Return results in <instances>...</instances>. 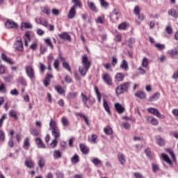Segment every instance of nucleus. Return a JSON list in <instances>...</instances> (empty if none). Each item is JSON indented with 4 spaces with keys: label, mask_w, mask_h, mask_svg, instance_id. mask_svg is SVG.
Returning <instances> with one entry per match:
<instances>
[{
    "label": "nucleus",
    "mask_w": 178,
    "mask_h": 178,
    "mask_svg": "<svg viewBox=\"0 0 178 178\" xmlns=\"http://www.w3.org/2000/svg\"><path fill=\"white\" fill-rule=\"evenodd\" d=\"M56 178H65V175H63V172H62L60 171H58L56 173Z\"/></svg>",
    "instance_id": "63"
},
{
    "label": "nucleus",
    "mask_w": 178,
    "mask_h": 178,
    "mask_svg": "<svg viewBox=\"0 0 178 178\" xmlns=\"http://www.w3.org/2000/svg\"><path fill=\"white\" fill-rule=\"evenodd\" d=\"M165 31L167 34L172 35V34H173V28H172L170 25H168L165 27Z\"/></svg>",
    "instance_id": "53"
},
{
    "label": "nucleus",
    "mask_w": 178,
    "mask_h": 178,
    "mask_svg": "<svg viewBox=\"0 0 178 178\" xmlns=\"http://www.w3.org/2000/svg\"><path fill=\"white\" fill-rule=\"evenodd\" d=\"M24 40H26V41H31V35L30 33V31H26L24 34Z\"/></svg>",
    "instance_id": "57"
},
{
    "label": "nucleus",
    "mask_w": 178,
    "mask_h": 178,
    "mask_svg": "<svg viewBox=\"0 0 178 178\" xmlns=\"http://www.w3.org/2000/svg\"><path fill=\"white\" fill-rule=\"evenodd\" d=\"M134 177H135V178H144V176L143 175V174H141L140 172H134Z\"/></svg>",
    "instance_id": "64"
},
{
    "label": "nucleus",
    "mask_w": 178,
    "mask_h": 178,
    "mask_svg": "<svg viewBox=\"0 0 178 178\" xmlns=\"http://www.w3.org/2000/svg\"><path fill=\"white\" fill-rule=\"evenodd\" d=\"M120 69H122V70L127 72V70H129V63L126 60H122L120 65Z\"/></svg>",
    "instance_id": "23"
},
{
    "label": "nucleus",
    "mask_w": 178,
    "mask_h": 178,
    "mask_svg": "<svg viewBox=\"0 0 178 178\" xmlns=\"http://www.w3.org/2000/svg\"><path fill=\"white\" fill-rule=\"evenodd\" d=\"M147 112L152 115H154V116H156V118H159V119H165L166 118L165 115L161 114L156 108H147Z\"/></svg>",
    "instance_id": "7"
},
{
    "label": "nucleus",
    "mask_w": 178,
    "mask_h": 178,
    "mask_svg": "<svg viewBox=\"0 0 178 178\" xmlns=\"http://www.w3.org/2000/svg\"><path fill=\"white\" fill-rule=\"evenodd\" d=\"M103 106L106 112H107L108 115H111V108H109V105L108 104V102H106V100L105 99L103 100Z\"/></svg>",
    "instance_id": "36"
},
{
    "label": "nucleus",
    "mask_w": 178,
    "mask_h": 178,
    "mask_svg": "<svg viewBox=\"0 0 178 178\" xmlns=\"http://www.w3.org/2000/svg\"><path fill=\"white\" fill-rule=\"evenodd\" d=\"M79 148L82 154H84V155H87V154L90 152V149L85 144L81 143L79 145Z\"/></svg>",
    "instance_id": "18"
},
{
    "label": "nucleus",
    "mask_w": 178,
    "mask_h": 178,
    "mask_svg": "<svg viewBox=\"0 0 178 178\" xmlns=\"http://www.w3.org/2000/svg\"><path fill=\"white\" fill-rule=\"evenodd\" d=\"M54 90H56V91H57V92L60 94V95H63V94H66V90L59 85L55 86Z\"/></svg>",
    "instance_id": "22"
},
{
    "label": "nucleus",
    "mask_w": 178,
    "mask_h": 178,
    "mask_svg": "<svg viewBox=\"0 0 178 178\" xmlns=\"http://www.w3.org/2000/svg\"><path fill=\"white\" fill-rule=\"evenodd\" d=\"M168 13L169 16H172V17H175V19H177L178 17V12L175 8L168 10Z\"/></svg>",
    "instance_id": "26"
},
{
    "label": "nucleus",
    "mask_w": 178,
    "mask_h": 178,
    "mask_svg": "<svg viewBox=\"0 0 178 178\" xmlns=\"http://www.w3.org/2000/svg\"><path fill=\"white\" fill-rule=\"evenodd\" d=\"M14 48L15 51L19 52H23L24 51V47L23 46V41L22 39L17 40L14 43Z\"/></svg>",
    "instance_id": "8"
},
{
    "label": "nucleus",
    "mask_w": 178,
    "mask_h": 178,
    "mask_svg": "<svg viewBox=\"0 0 178 178\" xmlns=\"http://www.w3.org/2000/svg\"><path fill=\"white\" fill-rule=\"evenodd\" d=\"M8 115L10 118H13L15 120H17L18 117H17V113H16V111L15 110H11L9 111Z\"/></svg>",
    "instance_id": "42"
},
{
    "label": "nucleus",
    "mask_w": 178,
    "mask_h": 178,
    "mask_svg": "<svg viewBox=\"0 0 178 178\" xmlns=\"http://www.w3.org/2000/svg\"><path fill=\"white\" fill-rule=\"evenodd\" d=\"M30 134L31 136H33V137H38L40 136V130L37 129V128H33L30 129Z\"/></svg>",
    "instance_id": "34"
},
{
    "label": "nucleus",
    "mask_w": 178,
    "mask_h": 178,
    "mask_svg": "<svg viewBox=\"0 0 178 178\" xmlns=\"http://www.w3.org/2000/svg\"><path fill=\"white\" fill-rule=\"evenodd\" d=\"M1 58L3 60H5V62L10 63V65H13L15 63V62H13V60H12V58H8V56L5 54H1Z\"/></svg>",
    "instance_id": "31"
},
{
    "label": "nucleus",
    "mask_w": 178,
    "mask_h": 178,
    "mask_svg": "<svg viewBox=\"0 0 178 178\" xmlns=\"http://www.w3.org/2000/svg\"><path fill=\"white\" fill-rule=\"evenodd\" d=\"M49 128L50 130H51V134L55 140L60 138V129H59V127H58V124H56V121H55V120H50Z\"/></svg>",
    "instance_id": "2"
},
{
    "label": "nucleus",
    "mask_w": 178,
    "mask_h": 178,
    "mask_svg": "<svg viewBox=\"0 0 178 178\" xmlns=\"http://www.w3.org/2000/svg\"><path fill=\"white\" fill-rule=\"evenodd\" d=\"M101 6L105 8L106 9L109 8V3L106 2L105 0H99Z\"/></svg>",
    "instance_id": "51"
},
{
    "label": "nucleus",
    "mask_w": 178,
    "mask_h": 178,
    "mask_svg": "<svg viewBox=\"0 0 178 178\" xmlns=\"http://www.w3.org/2000/svg\"><path fill=\"white\" fill-rule=\"evenodd\" d=\"M81 97L82 99V102L83 103V105H86V108H90V106L95 104V98H91L90 96L87 97V95H86V94L83 92L81 93Z\"/></svg>",
    "instance_id": "3"
},
{
    "label": "nucleus",
    "mask_w": 178,
    "mask_h": 178,
    "mask_svg": "<svg viewBox=\"0 0 178 178\" xmlns=\"http://www.w3.org/2000/svg\"><path fill=\"white\" fill-rule=\"evenodd\" d=\"M18 83H20L24 87L27 86V81H26V79L23 76L18 78Z\"/></svg>",
    "instance_id": "47"
},
{
    "label": "nucleus",
    "mask_w": 178,
    "mask_h": 178,
    "mask_svg": "<svg viewBox=\"0 0 178 178\" xmlns=\"http://www.w3.org/2000/svg\"><path fill=\"white\" fill-rule=\"evenodd\" d=\"M58 37L61 40H67V41H72V37L67 32H63L62 33L58 34Z\"/></svg>",
    "instance_id": "17"
},
{
    "label": "nucleus",
    "mask_w": 178,
    "mask_h": 178,
    "mask_svg": "<svg viewBox=\"0 0 178 178\" xmlns=\"http://www.w3.org/2000/svg\"><path fill=\"white\" fill-rule=\"evenodd\" d=\"M26 76L31 80H35V71L33 65H27L24 67Z\"/></svg>",
    "instance_id": "5"
},
{
    "label": "nucleus",
    "mask_w": 178,
    "mask_h": 178,
    "mask_svg": "<svg viewBox=\"0 0 178 178\" xmlns=\"http://www.w3.org/2000/svg\"><path fill=\"white\" fill-rule=\"evenodd\" d=\"M146 119H147L148 123L152 124V126H158V124H159V121H158V120L156 118H155L154 117L147 116Z\"/></svg>",
    "instance_id": "11"
},
{
    "label": "nucleus",
    "mask_w": 178,
    "mask_h": 178,
    "mask_svg": "<svg viewBox=\"0 0 178 178\" xmlns=\"http://www.w3.org/2000/svg\"><path fill=\"white\" fill-rule=\"evenodd\" d=\"M149 65V61L147 57H144L142 60V67L147 69Z\"/></svg>",
    "instance_id": "37"
},
{
    "label": "nucleus",
    "mask_w": 178,
    "mask_h": 178,
    "mask_svg": "<svg viewBox=\"0 0 178 178\" xmlns=\"http://www.w3.org/2000/svg\"><path fill=\"white\" fill-rule=\"evenodd\" d=\"M8 119V115L6 114H3L1 118H0V129H1L2 126H3V122Z\"/></svg>",
    "instance_id": "52"
},
{
    "label": "nucleus",
    "mask_w": 178,
    "mask_h": 178,
    "mask_svg": "<svg viewBox=\"0 0 178 178\" xmlns=\"http://www.w3.org/2000/svg\"><path fill=\"white\" fill-rule=\"evenodd\" d=\"M39 69L41 74H44L45 73V70L47 69V67L45 66V64L42 63H39Z\"/></svg>",
    "instance_id": "41"
},
{
    "label": "nucleus",
    "mask_w": 178,
    "mask_h": 178,
    "mask_svg": "<svg viewBox=\"0 0 178 178\" xmlns=\"http://www.w3.org/2000/svg\"><path fill=\"white\" fill-rule=\"evenodd\" d=\"M156 48H157V49H159V51H163V49H165V46L164 44H155Z\"/></svg>",
    "instance_id": "61"
},
{
    "label": "nucleus",
    "mask_w": 178,
    "mask_h": 178,
    "mask_svg": "<svg viewBox=\"0 0 178 178\" xmlns=\"http://www.w3.org/2000/svg\"><path fill=\"white\" fill-rule=\"evenodd\" d=\"M95 91L97 95V101L99 104H101V99L102 98V95H101V92H99L97 86L95 87Z\"/></svg>",
    "instance_id": "35"
},
{
    "label": "nucleus",
    "mask_w": 178,
    "mask_h": 178,
    "mask_svg": "<svg viewBox=\"0 0 178 178\" xmlns=\"http://www.w3.org/2000/svg\"><path fill=\"white\" fill-rule=\"evenodd\" d=\"M168 54H169L170 56L173 58V56H176V55H178L177 49H170L168 51Z\"/></svg>",
    "instance_id": "48"
},
{
    "label": "nucleus",
    "mask_w": 178,
    "mask_h": 178,
    "mask_svg": "<svg viewBox=\"0 0 178 178\" xmlns=\"http://www.w3.org/2000/svg\"><path fill=\"white\" fill-rule=\"evenodd\" d=\"M35 143L38 148H45V144H44V142H42V140H41L40 138H36Z\"/></svg>",
    "instance_id": "30"
},
{
    "label": "nucleus",
    "mask_w": 178,
    "mask_h": 178,
    "mask_svg": "<svg viewBox=\"0 0 178 178\" xmlns=\"http://www.w3.org/2000/svg\"><path fill=\"white\" fill-rule=\"evenodd\" d=\"M63 67L64 69H66V70H68L69 72H72V67H70V65L66 61H64L63 63Z\"/></svg>",
    "instance_id": "49"
},
{
    "label": "nucleus",
    "mask_w": 178,
    "mask_h": 178,
    "mask_svg": "<svg viewBox=\"0 0 178 178\" xmlns=\"http://www.w3.org/2000/svg\"><path fill=\"white\" fill-rule=\"evenodd\" d=\"M115 109L116 112H118V113H119L120 115L126 111L124 107H123V106H122V104L119 103L115 104Z\"/></svg>",
    "instance_id": "15"
},
{
    "label": "nucleus",
    "mask_w": 178,
    "mask_h": 178,
    "mask_svg": "<svg viewBox=\"0 0 178 178\" xmlns=\"http://www.w3.org/2000/svg\"><path fill=\"white\" fill-rule=\"evenodd\" d=\"M92 162L95 164V166H98L99 165H101L102 163V161H101V160L97 158H94L92 160Z\"/></svg>",
    "instance_id": "55"
},
{
    "label": "nucleus",
    "mask_w": 178,
    "mask_h": 178,
    "mask_svg": "<svg viewBox=\"0 0 178 178\" xmlns=\"http://www.w3.org/2000/svg\"><path fill=\"white\" fill-rule=\"evenodd\" d=\"M115 83H121L124 81V74L122 72H117L114 76Z\"/></svg>",
    "instance_id": "12"
},
{
    "label": "nucleus",
    "mask_w": 178,
    "mask_h": 178,
    "mask_svg": "<svg viewBox=\"0 0 178 178\" xmlns=\"http://www.w3.org/2000/svg\"><path fill=\"white\" fill-rule=\"evenodd\" d=\"M21 29H33V25L29 22H22L21 24Z\"/></svg>",
    "instance_id": "43"
},
{
    "label": "nucleus",
    "mask_w": 178,
    "mask_h": 178,
    "mask_svg": "<svg viewBox=\"0 0 178 178\" xmlns=\"http://www.w3.org/2000/svg\"><path fill=\"white\" fill-rule=\"evenodd\" d=\"M104 131L107 136H111V134H113V129H112V127L108 125L104 129Z\"/></svg>",
    "instance_id": "29"
},
{
    "label": "nucleus",
    "mask_w": 178,
    "mask_h": 178,
    "mask_svg": "<svg viewBox=\"0 0 178 178\" xmlns=\"http://www.w3.org/2000/svg\"><path fill=\"white\" fill-rule=\"evenodd\" d=\"M131 83L125 82L120 86H118L115 89V92L118 95H120V94H123L125 91H129V88H130V85Z\"/></svg>",
    "instance_id": "4"
},
{
    "label": "nucleus",
    "mask_w": 178,
    "mask_h": 178,
    "mask_svg": "<svg viewBox=\"0 0 178 178\" xmlns=\"http://www.w3.org/2000/svg\"><path fill=\"white\" fill-rule=\"evenodd\" d=\"M5 132L3 130H0V141H5Z\"/></svg>",
    "instance_id": "62"
},
{
    "label": "nucleus",
    "mask_w": 178,
    "mask_h": 178,
    "mask_svg": "<svg viewBox=\"0 0 178 178\" xmlns=\"http://www.w3.org/2000/svg\"><path fill=\"white\" fill-rule=\"evenodd\" d=\"M78 116H79L80 118H83V119L85 120V123L87 126H90V122H88V118L87 117H86V115H84V114L81 113H78L76 114Z\"/></svg>",
    "instance_id": "44"
},
{
    "label": "nucleus",
    "mask_w": 178,
    "mask_h": 178,
    "mask_svg": "<svg viewBox=\"0 0 178 178\" xmlns=\"http://www.w3.org/2000/svg\"><path fill=\"white\" fill-rule=\"evenodd\" d=\"M61 123H62L63 126H64L65 127H67V126H69V120H67V118L66 117L62 118Z\"/></svg>",
    "instance_id": "50"
},
{
    "label": "nucleus",
    "mask_w": 178,
    "mask_h": 178,
    "mask_svg": "<svg viewBox=\"0 0 178 178\" xmlns=\"http://www.w3.org/2000/svg\"><path fill=\"white\" fill-rule=\"evenodd\" d=\"M140 6H136L134 9V13H135V15L137 16V15H140Z\"/></svg>",
    "instance_id": "60"
},
{
    "label": "nucleus",
    "mask_w": 178,
    "mask_h": 178,
    "mask_svg": "<svg viewBox=\"0 0 178 178\" xmlns=\"http://www.w3.org/2000/svg\"><path fill=\"white\" fill-rule=\"evenodd\" d=\"M97 140H98V136L97 134L91 135L90 138H89V141L92 144H97Z\"/></svg>",
    "instance_id": "40"
},
{
    "label": "nucleus",
    "mask_w": 178,
    "mask_h": 178,
    "mask_svg": "<svg viewBox=\"0 0 178 178\" xmlns=\"http://www.w3.org/2000/svg\"><path fill=\"white\" fill-rule=\"evenodd\" d=\"M71 162L74 165L75 163H78V162H80V158L79 157V155L74 154L71 159Z\"/></svg>",
    "instance_id": "45"
},
{
    "label": "nucleus",
    "mask_w": 178,
    "mask_h": 178,
    "mask_svg": "<svg viewBox=\"0 0 178 178\" xmlns=\"http://www.w3.org/2000/svg\"><path fill=\"white\" fill-rule=\"evenodd\" d=\"M102 79L107 86H113V79H112V76L108 73L102 74Z\"/></svg>",
    "instance_id": "6"
},
{
    "label": "nucleus",
    "mask_w": 178,
    "mask_h": 178,
    "mask_svg": "<svg viewBox=\"0 0 178 178\" xmlns=\"http://www.w3.org/2000/svg\"><path fill=\"white\" fill-rule=\"evenodd\" d=\"M116 65H118V58L115 56H113L111 60V65L113 67H115Z\"/></svg>",
    "instance_id": "58"
},
{
    "label": "nucleus",
    "mask_w": 178,
    "mask_h": 178,
    "mask_svg": "<svg viewBox=\"0 0 178 178\" xmlns=\"http://www.w3.org/2000/svg\"><path fill=\"white\" fill-rule=\"evenodd\" d=\"M77 95H79V92H72L67 95V99H72V98H76Z\"/></svg>",
    "instance_id": "39"
},
{
    "label": "nucleus",
    "mask_w": 178,
    "mask_h": 178,
    "mask_svg": "<svg viewBox=\"0 0 178 178\" xmlns=\"http://www.w3.org/2000/svg\"><path fill=\"white\" fill-rule=\"evenodd\" d=\"M56 145H58V139H54L50 143L51 148H56Z\"/></svg>",
    "instance_id": "59"
},
{
    "label": "nucleus",
    "mask_w": 178,
    "mask_h": 178,
    "mask_svg": "<svg viewBox=\"0 0 178 178\" xmlns=\"http://www.w3.org/2000/svg\"><path fill=\"white\" fill-rule=\"evenodd\" d=\"M134 95L136 97V98H139V99H145L147 97L145 92L141 90L137 91Z\"/></svg>",
    "instance_id": "20"
},
{
    "label": "nucleus",
    "mask_w": 178,
    "mask_h": 178,
    "mask_svg": "<svg viewBox=\"0 0 178 178\" xmlns=\"http://www.w3.org/2000/svg\"><path fill=\"white\" fill-rule=\"evenodd\" d=\"M160 97H161V93L156 92L152 97H150L149 98V101H150V102H152L153 101H156V100L159 99Z\"/></svg>",
    "instance_id": "33"
},
{
    "label": "nucleus",
    "mask_w": 178,
    "mask_h": 178,
    "mask_svg": "<svg viewBox=\"0 0 178 178\" xmlns=\"http://www.w3.org/2000/svg\"><path fill=\"white\" fill-rule=\"evenodd\" d=\"M118 159L120 165H122V166H124V165H126V156H124V154H123V153L120 152L118 154Z\"/></svg>",
    "instance_id": "13"
},
{
    "label": "nucleus",
    "mask_w": 178,
    "mask_h": 178,
    "mask_svg": "<svg viewBox=\"0 0 178 178\" xmlns=\"http://www.w3.org/2000/svg\"><path fill=\"white\" fill-rule=\"evenodd\" d=\"M88 6L92 10V12H98V10L97 9V6H95V3L92 1H88Z\"/></svg>",
    "instance_id": "28"
},
{
    "label": "nucleus",
    "mask_w": 178,
    "mask_h": 178,
    "mask_svg": "<svg viewBox=\"0 0 178 178\" xmlns=\"http://www.w3.org/2000/svg\"><path fill=\"white\" fill-rule=\"evenodd\" d=\"M76 15H77L76 8H74V7H71L70 8V10H69L68 15H67L68 19H74V17H76Z\"/></svg>",
    "instance_id": "14"
},
{
    "label": "nucleus",
    "mask_w": 178,
    "mask_h": 178,
    "mask_svg": "<svg viewBox=\"0 0 178 178\" xmlns=\"http://www.w3.org/2000/svg\"><path fill=\"white\" fill-rule=\"evenodd\" d=\"M127 29V22H122L118 26V30H126Z\"/></svg>",
    "instance_id": "54"
},
{
    "label": "nucleus",
    "mask_w": 178,
    "mask_h": 178,
    "mask_svg": "<svg viewBox=\"0 0 178 178\" xmlns=\"http://www.w3.org/2000/svg\"><path fill=\"white\" fill-rule=\"evenodd\" d=\"M51 79H54V75L52 74V72H47L43 81V84L44 87H48V86L51 84Z\"/></svg>",
    "instance_id": "9"
},
{
    "label": "nucleus",
    "mask_w": 178,
    "mask_h": 178,
    "mask_svg": "<svg viewBox=\"0 0 178 178\" xmlns=\"http://www.w3.org/2000/svg\"><path fill=\"white\" fill-rule=\"evenodd\" d=\"M6 27L7 29H18L19 28V25L17 24V23L15 22V21L13 20H8L7 22H6Z\"/></svg>",
    "instance_id": "10"
},
{
    "label": "nucleus",
    "mask_w": 178,
    "mask_h": 178,
    "mask_svg": "<svg viewBox=\"0 0 178 178\" xmlns=\"http://www.w3.org/2000/svg\"><path fill=\"white\" fill-rule=\"evenodd\" d=\"M82 65L83 67H79V72L80 74L84 77V76L87 74V72H88L91 67V60H88L87 54L83 55L82 57Z\"/></svg>",
    "instance_id": "1"
},
{
    "label": "nucleus",
    "mask_w": 178,
    "mask_h": 178,
    "mask_svg": "<svg viewBox=\"0 0 178 178\" xmlns=\"http://www.w3.org/2000/svg\"><path fill=\"white\" fill-rule=\"evenodd\" d=\"M53 156L54 159H59V158H62V152H60V150H55L54 152Z\"/></svg>",
    "instance_id": "38"
},
{
    "label": "nucleus",
    "mask_w": 178,
    "mask_h": 178,
    "mask_svg": "<svg viewBox=\"0 0 178 178\" xmlns=\"http://www.w3.org/2000/svg\"><path fill=\"white\" fill-rule=\"evenodd\" d=\"M156 143L159 147H163V145H165V140H163L161 136L156 137Z\"/></svg>",
    "instance_id": "27"
},
{
    "label": "nucleus",
    "mask_w": 178,
    "mask_h": 178,
    "mask_svg": "<svg viewBox=\"0 0 178 178\" xmlns=\"http://www.w3.org/2000/svg\"><path fill=\"white\" fill-rule=\"evenodd\" d=\"M23 148L24 149L29 150V148H30V138L26 137L24 139Z\"/></svg>",
    "instance_id": "24"
},
{
    "label": "nucleus",
    "mask_w": 178,
    "mask_h": 178,
    "mask_svg": "<svg viewBox=\"0 0 178 178\" xmlns=\"http://www.w3.org/2000/svg\"><path fill=\"white\" fill-rule=\"evenodd\" d=\"M44 42L46 44L47 47H49L50 49H54V44H52V41L51 40V38H47L44 39Z\"/></svg>",
    "instance_id": "32"
},
{
    "label": "nucleus",
    "mask_w": 178,
    "mask_h": 178,
    "mask_svg": "<svg viewBox=\"0 0 178 178\" xmlns=\"http://www.w3.org/2000/svg\"><path fill=\"white\" fill-rule=\"evenodd\" d=\"M24 165L28 169H34V166H35V164L31 159H26L24 162Z\"/></svg>",
    "instance_id": "16"
},
{
    "label": "nucleus",
    "mask_w": 178,
    "mask_h": 178,
    "mask_svg": "<svg viewBox=\"0 0 178 178\" xmlns=\"http://www.w3.org/2000/svg\"><path fill=\"white\" fill-rule=\"evenodd\" d=\"M38 165L40 169H42L45 167V159L42 157L38 158Z\"/></svg>",
    "instance_id": "25"
},
{
    "label": "nucleus",
    "mask_w": 178,
    "mask_h": 178,
    "mask_svg": "<svg viewBox=\"0 0 178 178\" xmlns=\"http://www.w3.org/2000/svg\"><path fill=\"white\" fill-rule=\"evenodd\" d=\"M138 16V19H136V22L137 23V24H140L141 23V22H143V20H144V19H145V16H144V14H139Z\"/></svg>",
    "instance_id": "46"
},
{
    "label": "nucleus",
    "mask_w": 178,
    "mask_h": 178,
    "mask_svg": "<svg viewBox=\"0 0 178 178\" xmlns=\"http://www.w3.org/2000/svg\"><path fill=\"white\" fill-rule=\"evenodd\" d=\"M161 159L162 161H164V162H166V163L168 165H172L170 158H169V156H168L166 154L162 153L161 154Z\"/></svg>",
    "instance_id": "19"
},
{
    "label": "nucleus",
    "mask_w": 178,
    "mask_h": 178,
    "mask_svg": "<svg viewBox=\"0 0 178 178\" xmlns=\"http://www.w3.org/2000/svg\"><path fill=\"white\" fill-rule=\"evenodd\" d=\"M72 3L74 5L72 6V8H79V9H81L83 8V3H81V1L80 0H72Z\"/></svg>",
    "instance_id": "21"
},
{
    "label": "nucleus",
    "mask_w": 178,
    "mask_h": 178,
    "mask_svg": "<svg viewBox=\"0 0 178 178\" xmlns=\"http://www.w3.org/2000/svg\"><path fill=\"white\" fill-rule=\"evenodd\" d=\"M40 24H41V26H43L44 27H48V26L49 25V23L47 19H40Z\"/></svg>",
    "instance_id": "56"
}]
</instances>
